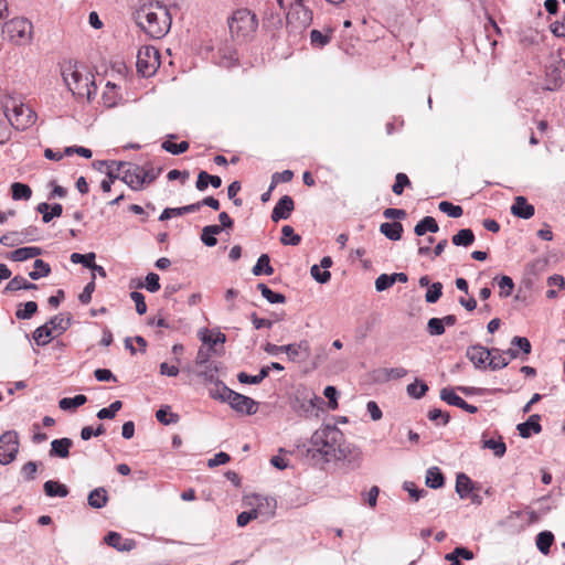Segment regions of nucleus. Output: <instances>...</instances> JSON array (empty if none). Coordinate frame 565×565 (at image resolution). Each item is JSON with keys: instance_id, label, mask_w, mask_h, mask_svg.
Returning <instances> with one entry per match:
<instances>
[{"instance_id": "nucleus-1", "label": "nucleus", "mask_w": 565, "mask_h": 565, "mask_svg": "<svg viewBox=\"0 0 565 565\" xmlns=\"http://www.w3.org/2000/svg\"><path fill=\"white\" fill-rule=\"evenodd\" d=\"M309 451L321 455L326 461L343 460L349 447L344 444L343 433L335 425H324L312 434Z\"/></svg>"}, {"instance_id": "nucleus-2", "label": "nucleus", "mask_w": 565, "mask_h": 565, "mask_svg": "<svg viewBox=\"0 0 565 565\" xmlns=\"http://www.w3.org/2000/svg\"><path fill=\"white\" fill-rule=\"evenodd\" d=\"M137 23L151 38L161 39L170 30L171 17L164 6L150 2L137 11Z\"/></svg>"}, {"instance_id": "nucleus-3", "label": "nucleus", "mask_w": 565, "mask_h": 565, "mask_svg": "<svg viewBox=\"0 0 565 565\" xmlns=\"http://www.w3.org/2000/svg\"><path fill=\"white\" fill-rule=\"evenodd\" d=\"M62 76L68 89L77 98H85L90 102L96 95L97 87L94 75L79 71L76 64L65 63L62 67Z\"/></svg>"}, {"instance_id": "nucleus-4", "label": "nucleus", "mask_w": 565, "mask_h": 565, "mask_svg": "<svg viewBox=\"0 0 565 565\" xmlns=\"http://www.w3.org/2000/svg\"><path fill=\"white\" fill-rule=\"evenodd\" d=\"M258 21L248 9L236 10L228 20V29L233 39L245 41L257 30Z\"/></svg>"}, {"instance_id": "nucleus-5", "label": "nucleus", "mask_w": 565, "mask_h": 565, "mask_svg": "<svg viewBox=\"0 0 565 565\" xmlns=\"http://www.w3.org/2000/svg\"><path fill=\"white\" fill-rule=\"evenodd\" d=\"M3 107L6 117L18 130H24L35 122V113L15 98H9Z\"/></svg>"}, {"instance_id": "nucleus-6", "label": "nucleus", "mask_w": 565, "mask_h": 565, "mask_svg": "<svg viewBox=\"0 0 565 565\" xmlns=\"http://www.w3.org/2000/svg\"><path fill=\"white\" fill-rule=\"evenodd\" d=\"M32 23L24 18H15L4 23L2 34L4 39L15 44H26L32 39Z\"/></svg>"}, {"instance_id": "nucleus-7", "label": "nucleus", "mask_w": 565, "mask_h": 565, "mask_svg": "<svg viewBox=\"0 0 565 565\" xmlns=\"http://www.w3.org/2000/svg\"><path fill=\"white\" fill-rule=\"evenodd\" d=\"M117 166V171H121V181L131 190L139 191L145 188V179H142V168L131 162H113Z\"/></svg>"}, {"instance_id": "nucleus-8", "label": "nucleus", "mask_w": 565, "mask_h": 565, "mask_svg": "<svg viewBox=\"0 0 565 565\" xmlns=\"http://www.w3.org/2000/svg\"><path fill=\"white\" fill-rule=\"evenodd\" d=\"M159 66V54L153 46H143L138 51L137 71L143 77H149Z\"/></svg>"}, {"instance_id": "nucleus-9", "label": "nucleus", "mask_w": 565, "mask_h": 565, "mask_svg": "<svg viewBox=\"0 0 565 565\" xmlns=\"http://www.w3.org/2000/svg\"><path fill=\"white\" fill-rule=\"evenodd\" d=\"M19 435L14 430H7L0 436V463H11L19 452Z\"/></svg>"}, {"instance_id": "nucleus-10", "label": "nucleus", "mask_w": 565, "mask_h": 565, "mask_svg": "<svg viewBox=\"0 0 565 565\" xmlns=\"http://www.w3.org/2000/svg\"><path fill=\"white\" fill-rule=\"evenodd\" d=\"M39 228L35 226H28L21 231H13L3 234L0 237V243L3 246L14 247L23 243L36 242L39 239Z\"/></svg>"}, {"instance_id": "nucleus-11", "label": "nucleus", "mask_w": 565, "mask_h": 565, "mask_svg": "<svg viewBox=\"0 0 565 565\" xmlns=\"http://www.w3.org/2000/svg\"><path fill=\"white\" fill-rule=\"evenodd\" d=\"M287 24L295 30H303L312 21V12L305 4H291L286 15Z\"/></svg>"}, {"instance_id": "nucleus-12", "label": "nucleus", "mask_w": 565, "mask_h": 565, "mask_svg": "<svg viewBox=\"0 0 565 565\" xmlns=\"http://www.w3.org/2000/svg\"><path fill=\"white\" fill-rule=\"evenodd\" d=\"M323 403L322 398L312 392H305L297 395L294 402V409L299 415L309 417L316 414V411Z\"/></svg>"}, {"instance_id": "nucleus-13", "label": "nucleus", "mask_w": 565, "mask_h": 565, "mask_svg": "<svg viewBox=\"0 0 565 565\" xmlns=\"http://www.w3.org/2000/svg\"><path fill=\"white\" fill-rule=\"evenodd\" d=\"M226 403L237 413L253 415L257 412V404L253 398L233 390L227 396Z\"/></svg>"}, {"instance_id": "nucleus-14", "label": "nucleus", "mask_w": 565, "mask_h": 565, "mask_svg": "<svg viewBox=\"0 0 565 565\" xmlns=\"http://www.w3.org/2000/svg\"><path fill=\"white\" fill-rule=\"evenodd\" d=\"M492 353H499L498 349L489 350L481 344H475L467 348L466 356L476 369L486 367Z\"/></svg>"}, {"instance_id": "nucleus-15", "label": "nucleus", "mask_w": 565, "mask_h": 565, "mask_svg": "<svg viewBox=\"0 0 565 565\" xmlns=\"http://www.w3.org/2000/svg\"><path fill=\"white\" fill-rule=\"evenodd\" d=\"M287 360L294 363L306 361L310 355V343L308 340H300L299 342L289 343L284 345Z\"/></svg>"}, {"instance_id": "nucleus-16", "label": "nucleus", "mask_w": 565, "mask_h": 565, "mask_svg": "<svg viewBox=\"0 0 565 565\" xmlns=\"http://www.w3.org/2000/svg\"><path fill=\"white\" fill-rule=\"evenodd\" d=\"M266 504L267 508L270 509L269 513H268V516H273L274 515V510L276 508V501L274 499H268V498H265L264 499V502H260L256 509H253L250 511H243L241 512L238 515H237V525L239 527H244L246 526L252 520H255L259 516L260 514V508Z\"/></svg>"}, {"instance_id": "nucleus-17", "label": "nucleus", "mask_w": 565, "mask_h": 565, "mask_svg": "<svg viewBox=\"0 0 565 565\" xmlns=\"http://www.w3.org/2000/svg\"><path fill=\"white\" fill-rule=\"evenodd\" d=\"M214 58L215 63L224 68H232L238 64L237 52L231 44L220 46Z\"/></svg>"}, {"instance_id": "nucleus-18", "label": "nucleus", "mask_w": 565, "mask_h": 565, "mask_svg": "<svg viewBox=\"0 0 565 565\" xmlns=\"http://www.w3.org/2000/svg\"><path fill=\"white\" fill-rule=\"evenodd\" d=\"M295 209V203L291 196L284 195L279 199L271 212V220L278 222L280 220H287Z\"/></svg>"}, {"instance_id": "nucleus-19", "label": "nucleus", "mask_w": 565, "mask_h": 565, "mask_svg": "<svg viewBox=\"0 0 565 565\" xmlns=\"http://www.w3.org/2000/svg\"><path fill=\"white\" fill-rule=\"evenodd\" d=\"M104 542L107 545L114 547L115 550H117L119 552H128V551H131L136 546V543L134 540L125 539L118 532H113V531L109 532L104 537Z\"/></svg>"}, {"instance_id": "nucleus-20", "label": "nucleus", "mask_w": 565, "mask_h": 565, "mask_svg": "<svg viewBox=\"0 0 565 565\" xmlns=\"http://www.w3.org/2000/svg\"><path fill=\"white\" fill-rule=\"evenodd\" d=\"M511 213L520 218L529 220L534 215L535 209L532 204L527 203L524 196H516L511 206Z\"/></svg>"}, {"instance_id": "nucleus-21", "label": "nucleus", "mask_w": 565, "mask_h": 565, "mask_svg": "<svg viewBox=\"0 0 565 565\" xmlns=\"http://www.w3.org/2000/svg\"><path fill=\"white\" fill-rule=\"evenodd\" d=\"M541 416L539 414L531 415L526 422L516 426V429L522 438H530L532 433L539 434L542 430L540 424Z\"/></svg>"}, {"instance_id": "nucleus-22", "label": "nucleus", "mask_w": 565, "mask_h": 565, "mask_svg": "<svg viewBox=\"0 0 565 565\" xmlns=\"http://www.w3.org/2000/svg\"><path fill=\"white\" fill-rule=\"evenodd\" d=\"M73 446L71 438L64 437L54 439L51 443V449L49 451L50 457L67 458L70 456V449Z\"/></svg>"}, {"instance_id": "nucleus-23", "label": "nucleus", "mask_w": 565, "mask_h": 565, "mask_svg": "<svg viewBox=\"0 0 565 565\" xmlns=\"http://www.w3.org/2000/svg\"><path fill=\"white\" fill-rule=\"evenodd\" d=\"M42 254V248L38 246L20 247L9 253L7 258L12 262H24Z\"/></svg>"}, {"instance_id": "nucleus-24", "label": "nucleus", "mask_w": 565, "mask_h": 565, "mask_svg": "<svg viewBox=\"0 0 565 565\" xmlns=\"http://www.w3.org/2000/svg\"><path fill=\"white\" fill-rule=\"evenodd\" d=\"M200 210V204H189L181 207H167L162 211V213L159 216V221H167L172 217L182 216L188 213L196 212Z\"/></svg>"}, {"instance_id": "nucleus-25", "label": "nucleus", "mask_w": 565, "mask_h": 565, "mask_svg": "<svg viewBox=\"0 0 565 565\" xmlns=\"http://www.w3.org/2000/svg\"><path fill=\"white\" fill-rule=\"evenodd\" d=\"M475 489L472 480L463 472L456 477V492L460 499H468Z\"/></svg>"}, {"instance_id": "nucleus-26", "label": "nucleus", "mask_w": 565, "mask_h": 565, "mask_svg": "<svg viewBox=\"0 0 565 565\" xmlns=\"http://www.w3.org/2000/svg\"><path fill=\"white\" fill-rule=\"evenodd\" d=\"M519 350H521L524 354H530L531 352V343L527 338L524 337H514L511 340V348L505 352L510 355L511 359H516L519 356Z\"/></svg>"}, {"instance_id": "nucleus-27", "label": "nucleus", "mask_w": 565, "mask_h": 565, "mask_svg": "<svg viewBox=\"0 0 565 565\" xmlns=\"http://www.w3.org/2000/svg\"><path fill=\"white\" fill-rule=\"evenodd\" d=\"M88 504L94 509H102L108 502V494L105 488H96L89 492L87 498Z\"/></svg>"}, {"instance_id": "nucleus-28", "label": "nucleus", "mask_w": 565, "mask_h": 565, "mask_svg": "<svg viewBox=\"0 0 565 565\" xmlns=\"http://www.w3.org/2000/svg\"><path fill=\"white\" fill-rule=\"evenodd\" d=\"M380 232L391 241H398L402 237L403 225L399 222H385L380 225Z\"/></svg>"}, {"instance_id": "nucleus-29", "label": "nucleus", "mask_w": 565, "mask_h": 565, "mask_svg": "<svg viewBox=\"0 0 565 565\" xmlns=\"http://www.w3.org/2000/svg\"><path fill=\"white\" fill-rule=\"evenodd\" d=\"M43 489H44L45 494L51 498H54V497L65 498L68 494L67 487L65 484H63L58 481H54V480L46 481L43 486Z\"/></svg>"}, {"instance_id": "nucleus-30", "label": "nucleus", "mask_w": 565, "mask_h": 565, "mask_svg": "<svg viewBox=\"0 0 565 565\" xmlns=\"http://www.w3.org/2000/svg\"><path fill=\"white\" fill-rule=\"evenodd\" d=\"M438 231L439 226L433 216H425L415 225L414 228V232L417 236H423L427 232L437 233Z\"/></svg>"}, {"instance_id": "nucleus-31", "label": "nucleus", "mask_w": 565, "mask_h": 565, "mask_svg": "<svg viewBox=\"0 0 565 565\" xmlns=\"http://www.w3.org/2000/svg\"><path fill=\"white\" fill-rule=\"evenodd\" d=\"M445 478L438 467H430L426 471V486L431 489H439L444 486Z\"/></svg>"}, {"instance_id": "nucleus-32", "label": "nucleus", "mask_w": 565, "mask_h": 565, "mask_svg": "<svg viewBox=\"0 0 565 565\" xmlns=\"http://www.w3.org/2000/svg\"><path fill=\"white\" fill-rule=\"evenodd\" d=\"M222 232V227L218 225L204 226L201 234V241L209 247H213L217 244L216 235Z\"/></svg>"}, {"instance_id": "nucleus-33", "label": "nucleus", "mask_w": 565, "mask_h": 565, "mask_svg": "<svg viewBox=\"0 0 565 565\" xmlns=\"http://www.w3.org/2000/svg\"><path fill=\"white\" fill-rule=\"evenodd\" d=\"M252 273L255 276H260L263 274L268 275V276L273 275L274 268L270 265V258L267 254H262L258 257L256 264L254 265V267L252 269Z\"/></svg>"}, {"instance_id": "nucleus-34", "label": "nucleus", "mask_w": 565, "mask_h": 565, "mask_svg": "<svg viewBox=\"0 0 565 565\" xmlns=\"http://www.w3.org/2000/svg\"><path fill=\"white\" fill-rule=\"evenodd\" d=\"M451 242L455 246L468 247L473 244L475 234L470 228H462L452 236Z\"/></svg>"}, {"instance_id": "nucleus-35", "label": "nucleus", "mask_w": 565, "mask_h": 565, "mask_svg": "<svg viewBox=\"0 0 565 565\" xmlns=\"http://www.w3.org/2000/svg\"><path fill=\"white\" fill-rule=\"evenodd\" d=\"M212 384L213 385L209 388V395L214 399L226 402L232 390L221 381H215Z\"/></svg>"}, {"instance_id": "nucleus-36", "label": "nucleus", "mask_w": 565, "mask_h": 565, "mask_svg": "<svg viewBox=\"0 0 565 565\" xmlns=\"http://www.w3.org/2000/svg\"><path fill=\"white\" fill-rule=\"evenodd\" d=\"M53 337L52 328L49 327V323H44L36 328L33 332V339L38 345L44 347L46 345L51 338Z\"/></svg>"}, {"instance_id": "nucleus-37", "label": "nucleus", "mask_w": 565, "mask_h": 565, "mask_svg": "<svg viewBox=\"0 0 565 565\" xmlns=\"http://www.w3.org/2000/svg\"><path fill=\"white\" fill-rule=\"evenodd\" d=\"M46 323L52 328V332H56L60 335L71 326V318L65 319L62 315H57L52 317Z\"/></svg>"}, {"instance_id": "nucleus-38", "label": "nucleus", "mask_w": 565, "mask_h": 565, "mask_svg": "<svg viewBox=\"0 0 565 565\" xmlns=\"http://www.w3.org/2000/svg\"><path fill=\"white\" fill-rule=\"evenodd\" d=\"M257 289L260 291L262 296L270 303H284L286 301V297L282 294L273 291L266 284H258Z\"/></svg>"}, {"instance_id": "nucleus-39", "label": "nucleus", "mask_w": 565, "mask_h": 565, "mask_svg": "<svg viewBox=\"0 0 565 565\" xmlns=\"http://www.w3.org/2000/svg\"><path fill=\"white\" fill-rule=\"evenodd\" d=\"M36 288V285L32 284V282H29L25 278H23L22 276H15L13 277L6 286V291H10V292H13V291H18V290H21V289H25V290H29V289H35Z\"/></svg>"}, {"instance_id": "nucleus-40", "label": "nucleus", "mask_w": 565, "mask_h": 565, "mask_svg": "<svg viewBox=\"0 0 565 565\" xmlns=\"http://www.w3.org/2000/svg\"><path fill=\"white\" fill-rule=\"evenodd\" d=\"M554 535L550 531H543L536 536V546L543 554H548L551 545L553 544Z\"/></svg>"}, {"instance_id": "nucleus-41", "label": "nucleus", "mask_w": 565, "mask_h": 565, "mask_svg": "<svg viewBox=\"0 0 565 565\" xmlns=\"http://www.w3.org/2000/svg\"><path fill=\"white\" fill-rule=\"evenodd\" d=\"M86 402L87 397L85 395L79 394L74 397H64L60 399L58 406L63 411H70L84 405Z\"/></svg>"}, {"instance_id": "nucleus-42", "label": "nucleus", "mask_w": 565, "mask_h": 565, "mask_svg": "<svg viewBox=\"0 0 565 565\" xmlns=\"http://www.w3.org/2000/svg\"><path fill=\"white\" fill-rule=\"evenodd\" d=\"M13 200H29L32 195V190L28 184L14 182L11 185Z\"/></svg>"}, {"instance_id": "nucleus-43", "label": "nucleus", "mask_w": 565, "mask_h": 565, "mask_svg": "<svg viewBox=\"0 0 565 565\" xmlns=\"http://www.w3.org/2000/svg\"><path fill=\"white\" fill-rule=\"evenodd\" d=\"M51 273V267L47 263L42 259L34 260V270L29 273V277L33 280H38L42 277L49 276Z\"/></svg>"}, {"instance_id": "nucleus-44", "label": "nucleus", "mask_w": 565, "mask_h": 565, "mask_svg": "<svg viewBox=\"0 0 565 565\" xmlns=\"http://www.w3.org/2000/svg\"><path fill=\"white\" fill-rule=\"evenodd\" d=\"M281 243L284 245L297 246L301 242L300 235L296 234L290 225H284L281 228Z\"/></svg>"}, {"instance_id": "nucleus-45", "label": "nucleus", "mask_w": 565, "mask_h": 565, "mask_svg": "<svg viewBox=\"0 0 565 565\" xmlns=\"http://www.w3.org/2000/svg\"><path fill=\"white\" fill-rule=\"evenodd\" d=\"M440 399L451 406H456L459 408L463 402V399L459 395H457L455 390L451 387H444L440 391Z\"/></svg>"}, {"instance_id": "nucleus-46", "label": "nucleus", "mask_w": 565, "mask_h": 565, "mask_svg": "<svg viewBox=\"0 0 565 565\" xmlns=\"http://www.w3.org/2000/svg\"><path fill=\"white\" fill-rule=\"evenodd\" d=\"M203 370L199 372V376H201L204 381L213 383L217 380V371L218 367L215 362H210L207 364L202 365Z\"/></svg>"}, {"instance_id": "nucleus-47", "label": "nucleus", "mask_w": 565, "mask_h": 565, "mask_svg": "<svg viewBox=\"0 0 565 565\" xmlns=\"http://www.w3.org/2000/svg\"><path fill=\"white\" fill-rule=\"evenodd\" d=\"M142 168V179H145V186L152 183L161 173L162 168L154 167L148 162Z\"/></svg>"}, {"instance_id": "nucleus-48", "label": "nucleus", "mask_w": 565, "mask_h": 565, "mask_svg": "<svg viewBox=\"0 0 565 565\" xmlns=\"http://www.w3.org/2000/svg\"><path fill=\"white\" fill-rule=\"evenodd\" d=\"M267 377V370L260 369L259 373L256 375H249L245 372H241L237 374V380L243 384H259Z\"/></svg>"}, {"instance_id": "nucleus-49", "label": "nucleus", "mask_w": 565, "mask_h": 565, "mask_svg": "<svg viewBox=\"0 0 565 565\" xmlns=\"http://www.w3.org/2000/svg\"><path fill=\"white\" fill-rule=\"evenodd\" d=\"M156 418L163 425H170L178 423L179 415L171 413L169 406H166L157 411Z\"/></svg>"}, {"instance_id": "nucleus-50", "label": "nucleus", "mask_w": 565, "mask_h": 565, "mask_svg": "<svg viewBox=\"0 0 565 565\" xmlns=\"http://www.w3.org/2000/svg\"><path fill=\"white\" fill-rule=\"evenodd\" d=\"M406 391L411 397L418 399L426 394V392L428 391V386L426 383L415 380V382L407 385Z\"/></svg>"}, {"instance_id": "nucleus-51", "label": "nucleus", "mask_w": 565, "mask_h": 565, "mask_svg": "<svg viewBox=\"0 0 565 565\" xmlns=\"http://www.w3.org/2000/svg\"><path fill=\"white\" fill-rule=\"evenodd\" d=\"M438 209L446 213L449 217L458 218L462 215L463 210L460 205H455L451 202L448 201H441L438 204Z\"/></svg>"}, {"instance_id": "nucleus-52", "label": "nucleus", "mask_w": 565, "mask_h": 565, "mask_svg": "<svg viewBox=\"0 0 565 565\" xmlns=\"http://www.w3.org/2000/svg\"><path fill=\"white\" fill-rule=\"evenodd\" d=\"M161 147L167 152H170V153L177 156V154H181V153L185 152L189 149L190 145L188 141H181L180 143H174L170 140H166L162 142Z\"/></svg>"}, {"instance_id": "nucleus-53", "label": "nucleus", "mask_w": 565, "mask_h": 565, "mask_svg": "<svg viewBox=\"0 0 565 565\" xmlns=\"http://www.w3.org/2000/svg\"><path fill=\"white\" fill-rule=\"evenodd\" d=\"M38 311V303L35 301H28L23 308H18L15 317L20 320L30 319Z\"/></svg>"}, {"instance_id": "nucleus-54", "label": "nucleus", "mask_w": 565, "mask_h": 565, "mask_svg": "<svg viewBox=\"0 0 565 565\" xmlns=\"http://www.w3.org/2000/svg\"><path fill=\"white\" fill-rule=\"evenodd\" d=\"M483 448L492 450L493 455L498 458L503 457L507 451V446L502 440H494V439L484 440Z\"/></svg>"}, {"instance_id": "nucleus-55", "label": "nucleus", "mask_w": 565, "mask_h": 565, "mask_svg": "<svg viewBox=\"0 0 565 565\" xmlns=\"http://www.w3.org/2000/svg\"><path fill=\"white\" fill-rule=\"evenodd\" d=\"M443 295V285L441 282L437 281V282H433L426 295H425V300L426 302L428 303H435L439 300V298L441 297Z\"/></svg>"}, {"instance_id": "nucleus-56", "label": "nucleus", "mask_w": 565, "mask_h": 565, "mask_svg": "<svg viewBox=\"0 0 565 565\" xmlns=\"http://www.w3.org/2000/svg\"><path fill=\"white\" fill-rule=\"evenodd\" d=\"M122 404L120 401L113 402L109 407L102 408L97 412V417L99 419H110L114 418L116 413L120 411Z\"/></svg>"}, {"instance_id": "nucleus-57", "label": "nucleus", "mask_w": 565, "mask_h": 565, "mask_svg": "<svg viewBox=\"0 0 565 565\" xmlns=\"http://www.w3.org/2000/svg\"><path fill=\"white\" fill-rule=\"evenodd\" d=\"M96 255L94 253L79 254L73 253L71 255V262L74 264H83L85 267L90 268L94 265Z\"/></svg>"}, {"instance_id": "nucleus-58", "label": "nucleus", "mask_w": 565, "mask_h": 565, "mask_svg": "<svg viewBox=\"0 0 565 565\" xmlns=\"http://www.w3.org/2000/svg\"><path fill=\"white\" fill-rule=\"evenodd\" d=\"M406 186H411V181L405 173H397L395 177V183L392 186V191L396 195H401Z\"/></svg>"}, {"instance_id": "nucleus-59", "label": "nucleus", "mask_w": 565, "mask_h": 565, "mask_svg": "<svg viewBox=\"0 0 565 565\" xmlns=\"http://www.w3.org/2000/svg\"><path fill=\"white\" fill-rule=\"evenodd\" d=\"M427 417L429 418V420L436 422L437 425H443V426L447 425L450 419L449 414L443 412L439 408L430 409L427 414Z\"/></svg>"}, {"instance_id": "nucleus-60", "label": "nucleus", "mask_w": 565, "mask_h": 565, "mask_svg": "<svg viewBox=\"0 0 565 565\" xmlns=\"http://www.w3.org/2000/svg\"><path fill=\"white\" fill-rule=\"evenodd\" d=\"M498 286L500 288V296L501 297H509L514 288V282L511 277L509 276H501L498 279Z\"/></svg>"}, {"instance_id": "nucleus-61", "label": "nucleus", "mask_w": 565, "mask_h": 565, "mask_svg": "<svg viewBox=\"0 0 565 565\" xmlns=\"http://www.w3.org/2000/svg\"><path fill=\"white\" fill-rule=\"evenodd\" d=\"M427 332L430 335H441L445 333V327L440 318H430L427 322Z\"/></svg>"}, {"instance_id": "nucleus-62", "label": "nucleus", "mask_w": 565, "mask_h": 565, "mask_svg": "<svg viewBox=\"0 0 565 565\" xmlns=\"http://www.w3.org/2000/svg\"><path fill=\"white\" fill-rule=\"evenodd\" d=\"M294 178V172L291 170H284L282 172H276L271 177V183L269 186V191H273L278 182H289Z\"/></svg>"}, {"instance_id": "nucleus-63", "label": "nucleus", "mask_w": 565, "mask_h": 565, "mask_svg": "<svg viewBox=\"0 0 565 565\" xmlns=\"http://www.w3.org/2000/svg\"><path fill=\"white\" fill-rule=\"evenodd\" d=\"M509 364V361L502 354L492 353L488 360V366L495 371L505 367Z\"/></svg>"}, {"instance_id": "nucleus-64", "label": "nucleus", "mask_w": 565, "mask_h": 565, "mask_svg": "<svg viewBox=\"0 0 565 565\" xmlns=\"http://www.w3.org/2000/svg\"><path fill=\"white\" fill-rule=\"evenodd\" d=\"M394 285V278L391 275L382 274L375 280V289L377 291H384Z\"/></svg>"}]
</instances>
